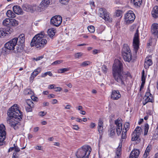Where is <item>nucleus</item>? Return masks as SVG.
<instances>
[{
	"label": "nucleus",
	"instance_id": "obj_1",
	"mask_svg": "<svg viewBox=\"0 0 158 158\" xmlns=\"http://www.w3.org/2000/svg\"><path fill=\"white\" fill-rule=\"evenodd\" d=\"M7 114L8 116L7 119L8 123L14 128L22 118V112L19 110L18 105L15 104L10 108Z\"/></svg>",
	"mask_w": 158,
	"mask_h": 158
},
{
	"label": "nucleus",
	"instance_id": "obj_2",
	"mask_svg": "<svg viewBox=\"0 0 158 158\" xmlns=\"http://www.w3.org/2000/svg\"><path fill=\"white\" fill-rule=\"evenodd\" d=\"M122 63L118 60L115 61L112 69V74L114 79L121 85H125L124 81L127 75L123 72Z\"/></svg>",
	"mask_w": 158,
	"mask_h": 158
},
{
	"label": "nucleus",
	"instance_id": "obj_3",
	"mask_svg": "<svg viewBox=\"0 0 158 158\" xmlns=\"http://www.w3.org/2000/svg\"><path fill=\"white\" fill-rule=\"evenodd\" d=\"M44 35L43 31L35 35L31 43V46H33L35 45L36 48L39 49L44 47L47 42L46 40L44 38Z\"/></svg>",
	"mask_w": 158,
	"mask_h": 158
},
{
	"label": "nucleus",
	"instance_id": "obj_4",
	"mask_svg": "<svg viewBox=\"0 0 158 158\" xmlns=\"http://www.w3.org/2000/svg\"><path fill=\"white\" fill-rule=\"evenodd\" d=\"M130 30L132 31H136L133 39V46L134 51L136 53L139 48V41L138 27H137L136 25H133L131 27Z\"/></svg>",
	"mask_w": 158,
	"mask_h": 158
},
{
	"label": "nucleus",
	"instance_id": "obj_5",
	"mask_svg": "<svg viewBox=\"0 0 158 158\" xmlns=\"http://www.w3.org/2000/svg\"><path fill=\"white\" fill-rule=\"evenodd\" d=\"M91 151L90 146L85 145L78 149L76 155L77 158H88Z\"/></svg>",
	"mask_w": 158,
	"mask_h": 158
},
{
	"label": "nucleus",
	"instance_id": "obj_6",
	"mask_svg": "<svg viewBox=\"0 0 158 158\" xmlns=\"http://www.w3.org/2000/svg\"><path fill=\"white\" fill-rule=\"evenodd\" d=\"M122 120L120 118H118L115 121V124L116 125V127H112L110 130V136L113 137L115 134L116 129L117 134L119 136L121 134L122 128Z\"/></svg>",
	"mask_w": 158,
	"mask_h": 158
},
{
	"label": "nucleus",
	"instance_id": "obj_7",
	"mask_svg": "<svg viewBox=\"0 0 158 158\" xmlns=\"http://www.w3.org/2000/svg\"><path fill=\"white\" fill-rule=\"evenodd\" d=\"M98 11L100 17L102 18L105 21L109 22H112V19L111 15L105 9L100 8Z\"/></svg>",
	"mask_w": 158,
	"mask_h": 158
},
{
	"label": "nucleus",
	"instance_id": "obj_8",
	"mask_svg": "<svg viewBox=\"0 0 158 158\" xmlns=\"http://www.w3.org/2000/svg\"><path fill=\"white\" fill-rule=\"evenodd\" d=\"M141 128L139 127H137L135 129L131 135V140L136 142V143L140 142L139 136L140 135Z\"/></svg>",
	"mask_w": 158,
	"mask_h": 158
},
{
	"label": "nucleus",
	"instance_id": "obj_9",
	"mask_svg": "<svg viewBox=\"0 0 158 158\" xmlns=\"http://www.w3.org/2000/svg\"><path fill=\"white\" fill-rule=\"evenodd\" d=\"M135 15L133 11H128L125 15V19L127 23L130 24L132 23L135 19Z\"/></svg>",
	"mask_w": 158,
	"mask_h": 158
},
{
	"label": "nucleus",
	"instance_id": "obj_10",
	"mask_svg": "<svg viewBox=\"0 0 158 158\" xmlns=\"http://www.w3.org/2000/svg\"><path fill=\"white\" fill-rule=\"evenodd\" d=\"M18 40L17 38H15L7 42L5 44L6 48L10 50H14L15 46L17 44Z\"/></svg>",
	"mask_w": 158,
	"mask_h": 158
},
{
	"label": "nucleus",
	"instance_id": "obj_11",
	"mask_svg": "<svg viewBox=\"0 0 158 158\" xmlns=\"http://www.w3.org/2000/svg\"><path fill=\"white\" fill-rule=\"evenodd\" d=\"M62 21V17L59 15H56L52 17L51 19V24L56 27H59Z\"/></svg>",
	"mask_w": 158,
	"mask_h": 158
},
{
	"label": "nucleus",
	"instance_id": "obj_12",
	"mask_svg": "<svg viewBox=\"0 0 158 158\" xmlns=\"http://www.w3.org/2000/svg\"><path fill=\"white\" fill-rule=\"evenodd\" d=\"M6 130L5 126L3 124H0V143H2L6 138Z\"/></svg>",
	"mask_w": 158,
	"mask_h": 158
},
{
	"label": "nucleus",
	"instance_id": "obj_13",
	"mask_svg": "<svg viewBox=\"0 0 158 158\" xmlns=\"http://www.w3.org/2000/svg\"><path fill=\"white\" fill-rule=\"evenodd\" d=\"M150 90H149V91H148L145 93L143 98L144 99V100L143 102V105H144L146 104L148 102H153V98L152 95L150 93Z\"/></svg>",
	"mask_w": 158,
	"mask_h": 158
},
{
	"label": "nucleus",
	"instance_id": "obj_14",
	"mask_svg": "<svg viewBox=\"0 0 158 158\" xmlns=\"http://www.w3.org/2000/svg\"><path fill=\"white\" fill-rule=\"evenodd\" d=\"M23 9L27 12H33L36 10L35 5H30L27 4H25L22 6Z\"/></svg>",
	"mask_w": 158,
	"mask_h": 158
},
{
	"label": "nucleus",
	"instance_id": "obj_15",
	"mask_svg": "<svg viewBox=\"0 0 158 158\" xmlns=\"http://www.w3.org/2000/svg\"><path fill=\"white\" fill-rule=\"evenodd\" d=\"M13 32V30L10 28H7L5 30L0 29V37L6 36V34H10Z\"/></svg>",
	"mask_w": 158,
	"mask_h": 158
},
{
	"label": "nucleus",
	"instance_id": "obj_16",
	"mask_svg": "<svg viewBox=\"0 0 158 158\" xmlns=\"http://www.w3.org/2000/svg\"><path fill=\"white\" fill-rule=\"evenodd\" d=\"M121 97V95L118 90H113L112 91L111 98L113 100H117Z\"/></svg>",
	"mask_w": 158,
	"mask_h": 158
},
{
	"label": "nucleus",
	"instance_id": "obj_17",
	"mask_svg": "<svg viewBox=\"0 0 158 158\" xmlns=\"http://www.w3.org/2000/svg\"><path fill=\"white\" fill-rule=\"evenodd\" d=\"M68 10L72 15H74L77 13L76 6L75 4H73L68 6Z\"/></svg>",
	"mask_w": 158,
	"mask_h": 158
},
{
	"label": "nucleus",
	"instance_id": "obj_18",
	"mask_svg": "<svg viewBox=\"0 0 158 158\" xmlns=\"http://www.w3.org/2000/svg\"><path fill=\"white\" fill-rule=\"evenodd\" d=\"M50 1L49 0H43L41 2L39 8L41 10H43L46 8L50 4Z\"/></svg>",
	"mask_w": 158,
	"mask_h": 158
},
{
	"label": "nucleus",
	"instance_id": "obj_19",
	"mask_svg": "<svg viewBox=\"0 0 158 158\" xmlns=\"http://www.w3.org/2000/svg\"><path fill=\"white\" fill-rule=\"evenodd\" d=\"M140 151L137 149H134L130 153L129 158H138Z\"/></svg>",
	"mask_w": 158,
	"mask_h": 158
},
{
	"label": "nucleus",
	"instance_id": "obj_20",
	"mask_svg": "<svg viewBox=\"0 0 158 158\" xmlns=\"http://www.w3.org/2000/svg\"><path fill=\"white\" fill-rule=\"evenodd\" d=\"M151 31L152 34L157 35L158 34V24L153 23L151 27Z\"/></svg>",
	"mask_w": 158,
	"mask_h": 158
},
{
	"label": "nucleus",
	"instance_id": "obj_21",
	"mask_svg": "<svg viewBox=\"0 0 158 158\" xmlns=\"http://www.w3.org/2000/svg\"><path fill=\"white\" fill-rule=\"evenodd\" d=\"M131 53L130 48L127 44H124L122 50V55L126 54Z\"/></svg>",
	"mask_w": 158,
	"mask_h": 158
},
{
	"label": "nucleus",
	"instance_id": "obj_22",
	"mask_svg": "<svg viewBox=\"0 0 158 158\" xmlns=\"http://www.w3.org/2000/svg\"><path fill=\"white\" fill-rule=\"evenodd\" d=\"M18 38L17 44L19 46H22L25 42V36L23 34H21Z\"/></svg>",
	"mask_w": 158,
	"mask_h": 158
},
{
	"label": "nucleus",
	"instance_id": "obj_23",
	"mask_svg": "<svg viewBox=\"0 0 158 158\" xmlns=\"http://www.w3.org/2000/svg\"><path fill=\"white\" fill-rule=\"evenodd\" d=\"M152 64V62L150 59V57H147L146 58L144 64V67L145 69H147L149 68V66L151 65Z\"/></svg>",
	"mask_w": 158,
	"mask_h": 158
},
{
	"label": "nucleus",
	"instance_id": "obj_24",
	"mask_svg": "<svg viewBox=\"0 0 158 158\" xmlns=\"http://www.w3.org/2000/svg\"><path fill=\"white\" fill-rule=\"evenodd\" d=\"M14 12L17 14H23V10L19 6H15L13 7Z\"/></svg>",
	"mask_w": 158,
	"mask_h": 158
},
{
	"label": "nucleus",
	"instance_id": "obj_25",
	"mask_svg": "<svg viewBox=\"0 0 158 158\" xmlns=\"http://www.w3.org/2000/svg\"><path fill=\"white\" fill-rule=\"evenodd\" d=\"M124 60L130 62L132 59V56L131 53L126 54L122 55Z\"/></svg>",
	"mask_w": 158,
	"mask_h": 158
},
{
	"label": "nucleus",
	"instance_id": "obj_26",
	"mask_svg": "<svg viewBox=\"0 0 158 158\" xmlns=\"http://www.w3.org/2000/svg\"><path fill=\"white\" fill-rule=\"evenodd\" d=\"M103 123L102 120L99 119L98 123V131L100 133L102 132L103 129Z\"/></svg>",
	"mask_w": 158,
	"mask_h": 158
},
{
	"label": "nucleus",
	"instance_id": "obj_27",
	"mask_svg": "<svg viewBox=\"0 0 158 158\" xmlns=\"http://www.w3.org/2000/svg\"><path fill=\"white\" fill-rule=\"evenodd\" d=\"M152 15L154 18H156L158 17V6H155L153 8L152 11Z\"/></svg>",
	"mask_w": 158,
	"mask_h": 158
},
{
	"label": "nucleus",
	"instance_id": "obj_28",
	"mask_svg": "<svg viewBox=\"0 0 158 158\" xmlns=\"http://www.w3.org/2000/svg\"><path fill=\"white\" fill-rule=\"evenodd\" d=\"M41 71V69L39 68L35 69L32 73L30 77V79L33 80L34 78Z\"/></svg>",
	"mask_w": 158,
	"mask_h": 158
},
{
	"label": "nucleus",
	"instance_id": "obj_29",
	"mask_svg": "<svg viewBox=\"0 0 158 158\" xmlns=\"http://www.w3.org/2000/svg\"><path fill=\"white\" fill-rule=\"evenodd\" d=\"M14 145V150L15 152L13 153V156H12V158H19L18 154L20 150L19 148L17 146H15V144Z\"/></svg>",
	"mask_w": 158,
	"mask_h": 158
},
{
	"label": "nucleus",
	"instance_id": "obj_30",
	"mask_svg": "<svg viewBox=\"0 0 158 158\" xmlns=\"http://www.w3.org/2000/svg\"><path fill=\"white\" fill-rule=\"evenodd\" d=\"M151 149V145H148L147 146L145 151V152L143 155V157L144 158H146L148 156L149 154V153Z\"/></svg>",
	"mask_w": 158,
	"mask_h": 158
},
{
	"label": "nucleus",
	"instance_id": "obj_31",
	"mask_svg": "<svg viewBox=\"0 0 158 158\" xmlns=\"http://www.w3.org/2000/svg\"><path fill=\"white\" fill-rule=\"evenodd\" d=\"M56 31V30L54 29L51 28L48 30L47 33L48 35L50 37H52L55 35Z\"/></svg>",
	"mask_w": 158,
	"mask_h": 158
},
{
	"label": "nucleus",
	"instance_id": "obj_32",
	"mask_svg": "<svg viewBox=\"0 0 158 158\" xmlns=\"http://www.w3.org/2000/svg\"><path fill=\"white\" fill-rule=\"evenodd\" d=\"M131 2L135 6H139L141 5L142 0H131Z\"/></svg>",
	"mask_w": 158,
	"mask_h": 158
},
{
	"label": "nucleus",
	"instance_id": "obj_33",
	"mask_svg": "<svg viewBox=\"0 0 158 158\" xmlns=\"http://www.w3.org/2000/svg\"><path fill=\"white\" fill-rule=\"evenodd\" d=\"M14 12H13L11 10H8L6 13V15L9 18H14L16 16Z\"/></svg>",
	"mask_w": 158,
	"mask_h": 158
},
{
	"label": "nucleus",
	"instance_id": "obj_34",
	"mask_svg": "<svg viewBox=\"0 0 158 158\" xmlns=\"http://www.w3.org/2000/svg\"><path fill=\"white\" fill-rule=\"evenodd\" d=\"M10 19H6L2 22V24L4 26L9 27L10 26Z\"/></svg>",
	"mask_w": 158,
	"mask_h": 158
},
{
	"label": "nucleus",
	"instance_id": "obj_35",
	"mask_svg": "<svg viewBox=\"0 0 158 158\" xmlns=\"http://www.w3.org/2000/svg\"><path fill=\"white\" fill-rule=\"evenodd\" d=\"M10 26L15 27L18 24V21L14 19H10Z\"/></svg>",
	"mask_w": 158,
	"mask_h": 158
},
{
	"label": "nucleus",
	"instance_id": "obj_36",
	"mask_svg": "<svg viewBox=\"0 0 158 158\" xmlns=\"http://www.w3.org/2000/svg\"><path fill=\"white\" fill-rule=\"evenodd\" d=\"M24 94L26 95H32L33 94V92L29 89H26L24 91Z\"/></svg>",
	"mask_w": 158,
	"mask_h": 158
},
{
	"label": "nucleus",
	"instance_id": "obj_37",
	"mask_svg": "<svg viewBox=\"0 0 158 158\" xmlns=\"http://www.w3.org/2000/svg\"><path fill=\"white\" fill-rule=\"evenodd\" d=\"M91 62L89 61H85L83 62L80 64V66L81 67H85L90 64Z\"/></svg>",
	"mask_w": 158,
	"mask_h": 158
},
{
	"label": "nucleus",
	"instance_id": "obj_38",
	"mask_svg": "<svg viewBox=\"0 0 158 158\" xmlns=\"http://www.w3.org/2000/svg\"><path fill=\"white\" fill-rule=\"evenodd\" d=\"M26 103L28 106H31V107H34V104L32 100L31 99H27L26 101Z\"/></svg>",
	"mask_w": 158,
	"mask_h": 158
},
{
	"label": "nucleus",
	"instance_id": "obj_39",
	"mask_svg": "<svg viewBox=\"0 0 158 158\" xmlns=\"http://www.w3.org/2000/svg\"><path fill=\"white\" fill-rule=\"evenodd\" d=\"M115 14L117 17H122L123 15V12L121 10H117L115 12Z\"/></svg>",
	"mask_w": 158,
	"mask_h": 158
},
{
	"label": "nucleus",
	"instance_id": "obj_40",
	"mask_svg": "<svg viewBox=\"0 0 158 158\" xmlns=\"http://www.w3.org/2000/svg\"><path fill=\"white\" fill-rule=\"evenodd\" d=\"M149 129V125L148 124L146 123L145 124L144 126V135H146L147 134V133Z\"/></svg>",
	"mask_w": 158,
	"mask_h": 158
},
{
	"label": "nucleus",
	"instance_id": "obj_41",
	"mask_svg": "<svg viewBox=\"0 0 158 158\" xmlns=\"http://www.w3.org/2000/svg\"><path fill=\"white\" fill-rule=\"evenodd\" d=\"M88 29L90 33H94L95 31L94 27L92 26H89L88 27Z\"/></svg>",
	"mask_w": 158,
	"mask_h": 158
},
{
	"label": "nucleus",
	"instance_id": "obj_42",
	"mask_svg": "<svg viewBox=\"0 0 158 158\" xmlns=\"http://www.w3.org/2000/svg\"><path fill=\"white\" fill-rule=\"evenodd\" d=\"M130 127V123H126L124 125V128H123V130L124 131H127L129 129Z\"/></svg>",
	"mask_w": 158,
	"mask_h": 158
},
{
	"label": "nucleus",
	"instance_id": "obj_43",
	"mask_svg": "<svg viewBox=\"0 0 158 158\" xmlns=\"http://www.w3.org/2000/svg\"><path fill=\"white\" fill-rule=\"evenodd\" d=\"M68 69L67 68H64L59 69L58 70V72L59 73H63L67 71Z\"/></svg>",
	"mask_w": 158,
	"mask_h": 158
},
{
	"label": "nucleus",
	"instance_id": "obj_44",
	"mask_svg": "<svg viewBox=\"0 0 158 158\" xmlns=\"http://www.w3.org/2000/svg\"><path fill=\"white\" fill-rule=\"evenodd\" d=\"M146 75H145V72L144 70L142 71V75L141 77V81L145 82V79L146 78Z\"/></svg>",
	"mask_w": 158,
	"mask_h": 158
},
{
	"label": "nucleus",
	"instance_id": "obj_45",
	"mask_svg": "<svg viewBox=\"0 0 158 158\" xmlns=\"http://www.w3.org/2000/svg\"><path fill=\"white\" fill-rule=\"evenodd\" d=\"M126 131H124V130H123L122 131V139H125L127 137L126 136V133H127Z\"/></svg>",
	"mask_w": 158,
	"mask_h": 158
},
{
	"label": "nucleus",
	"instance_id": "obj_46",
	"mask_svg": "<svg viewBox=\"0 0 158 158\" xmlns=\"http://www.w3.org/2000/svg\"><path fill=\"white\" fill-rule=\"evenodd\" d=\"M63 62V60H58L55 61L52 64V65H56L57 64H60L61 63Z\"/></svg>",
	"mask_w": 158,
	"mask_h": 158
},
{
	"label": "nucleus",
	"instance_id": "obj_47",
	"mask_svg": "<svg viewBox=\"0 0 158 158\" xmlns=\"http://www.w3.org/2000/svg\"><path fill=\"white\" fill-rule=\"evenodd\" d=\"M82 55V53L78 52L75 54L74 56L76 58H79L81 57Z\"/></svg>",
	"mask_w": 158,
	"mask_h": 158
},
{
	"label": "nucleus",
	"instance_id": "obj_48",
	"mask_svg": "<svg viewBox=\"0 0 158 158\" xmlns=\"http://www.w3.org/2000/svg\"><path fill=\"white\" fill-rule=\"evenodd\" d=\"M34 107H31V106H26V109L28 112H31L32 110V108Z\"/></svg>",
	"mask_w": 158,
	"mask_h": 158
},
{
	"label": "nucleus",
	"instance_id": "obj_49",
	"mask_svg": "<svg viewBox=\"0 0 158 158\" xmlns=\"http://www.w3.org/2000/svg\"><path fill=\"white\" fill-rule=\"evenodd\" d=\"M102 70L103 73H106L107 70L106 66L105 65H103L102 67Z\"/></svg>",
	"mask_w": 158,
	"mask_h": 158
},
{
	"label": "nucleus",
	"instance_id": "obj_50",
	"mask_svg": "<svg viewBox=\"0 0 158 158\" xmlns=\"http://www.w3.org/2000/svg\"><path fill=\"white\" fill-rule=\"evenodd\" d=\"M120 145L117 148V152L116 153V155H120V152L121 151V146H120Z\"/></svg>",
	"mask_w": 158,
	"mask_h": 158
},
{
	"label": "nucleus",
	"instance_id": "obj_51",
	"mask_svg": "<svg viewBox=\"0 0 158 158\" xmlns=\"http://www.w3.org/2000/svg\"><path fill=\"white\" fill-rule=\"evenodd\" d=\"M47 114V112L44 111H40L39 112V115L40 116H43Z\"/></svg>",
	"mask_w": 158,
	"mask_h": 158
},
{
	"label": "nucleus",
	"instance_id": "obj_52",
	"mask_svg": "<svg viewBox=\"0 0 158 158\" xmlns=\"http://www.w3.org/2000/svg\"><path fill=\"white\" fill-rule=\"evenodd\" d=\"M72 128L73 129L76 130H78L79 129V127L77 125H73Z\"/></svg>",
	"mask_w": 158,
	"mask_h": 158
},
{
	"label": "nucleus",
	"instance_id": "obj_53",
	"mask_svg": "<svg viewBox=\"0 0 158 158\" xmlns=\"http://www.w3.org/2000/svg\"><path fill=\"white\" fill-rule=\"evenodd\" d=\"M60 1L62 4H65L68 2L69 0H60Z\"/></svg>",
	"mask_w": 158,
	"mask_h": 158
},
{
	"label": "nucleus",
	"instance_id": "obj_54",
	"mask_svg": "<svg viewBox=\"0 0 158 158\" xmlns=\"http://www.w3.org/2000/svg\"><path fill=\"white\" fill-rule=\"evenodd\" d=\"M55 85L54 84L50 85H48V88L49 89H54Z\"/></svg>",
	"mask_w": 158,
	"mask_h": 158
},
{
	"label": "nucleus",
	"instance_id": "obj_55",
	"mask_svg": "<svg viewBox=\"0 0 158 158\" xmlns=\"http://www.w3.org/2000/svg\"><path fill=\"white\" fill-rule=\"evenodd\" d=\"M54 89H55V91L57 92L61 91V90L62 89V88L60 87H55Z\"/></svg>",
	"mask_w": 158,
	"mask_h": 158
},
{
	"label": "nucleus",
	"instance_id": "obj_56",
	"mask_svg": "<svg viewBox=\"0 0 158 158\" xmlns=\"http://www.w3.org/2000/svg\"><path fill=\"white\" fill-rule=\"evenodd\" d=\"M145 83V82L143 81H142L141 85L140 87V90L141 91V90L143 89L144 84Z\"/></svg>",
	"mask_w": 158,
	"mask_h": 158
},
{
	"label": "nucleus",
	"instance_id": "obj_57",
	"mask_svg": "<svg viewBox=\"0 0 158 158\" xmlns=\"http://www.w3.org/2000/svg\"><path fill=\"white\" fill-rule=\"evenodd\" d=\"M96 124L93 123H91L89 126V127L91 128H94L96 126Z\"/></svg>",
	"mask_w": 158,
	"mask_h": 158
},
{
	"label": "nucleus",
	"instance_id": "obj_58",
	"mask_svg": "<svg viewBox=\"0 0 158 158\" xmlns=\"http://www.w3.org/2000/svg\"><path fill=\"white\" fill-rule=\"evenodd\" d=\"M89 4L90 5L91 8L94 7H95L94 2L93 1H91L89 2Z\"/></svg>",
	"mask_w": 158,
	"mask_h": 158
},
{
	"label": "nucleus",
	"instance_id": "obj_59",
	"mask_svg": "<svg viewBox=\"0 0 158 158\" xmlns=\"http://www.w3.org/2000/svg\"><path fill=\"white\" fill-rule=\"evenodd\" d=\"M35 149L37 150H42V147L40 146H37L35 147Z\"/></svg>",
	"mask_w": 158,
	"mask_h": 158
},
{
	"label": "nucleus",
	"instance_id": "obj_60",
	"mask_svg": "<svg viewBox=\"0 0 158 158\" xmlns=\"http://www.w3.org/2000/svg\"><path fill=\"white\" fill-rule=\"evenodd\" d=\"M58 102V101L56 99H53L52 101V104H55L57 103Z\"/></svg>",
	"mask_w": 158,
	"mask_h": 158
},
{
	"label": "nucleus",
	"instance_id": "obj_61",
	"mask_svg": "<svg viewBox=\"0 0 158 158\" xmlns=\"http://www.w3.org/2000/svg\"><path fill=\"white\" fill-rule=\"evenodd\" d=\"M76 109H77L78 110L81 111L83 109V107L82 106H79L78 107H76Z\"/></svg>",
	"mask_w": 158,
	"mask_h": 158
},
{
	"label": "nucleus",
	"instance_id": "obj_62",
	"mask_svg": "<svg viewBox=\"0 0 158 158\" xmlns=\"http://www.w3.org/2000/svg\"><path fill=\"white\" fill-rule=\"evenodd\" d=\"M99 52V50L97 49H94L93 50V53L94 54H96L98 52Z\"/></svg>",
	"mask_w": 158,
	"mask_h": 158
},
{
	"label": "nucleus",
	"instance_id": "obj_63",
	"mask_svg": "<svg viewBox=\"0 0 158 158\" xmlns=\"http://www.w3.org/2000/svg\"><path fill=\"white\" fill-rule=\"evenodd\" d=\"M46 75H48L50 76H52V74L50 71H48L46 72Z\"/></svg>",
	"mask_w": 158,
	"mask_h": 158
},
{
	"label": "nucleus",
	"instance_id": "obj_64",
	"mask_svg": "<svg viewBox=\"0 0 158 158\" xmlns=\"http://www.w3.org/2000/svg\"><path fill=\"white\" fill-rule=\"evenodd\" d=\"M55 95L54 94H50L49 95H48V97L49 98H54L55 97Z\"/></svg>",
	"mask_w": 158,
	"mask_h": 158
}]
</instances>
